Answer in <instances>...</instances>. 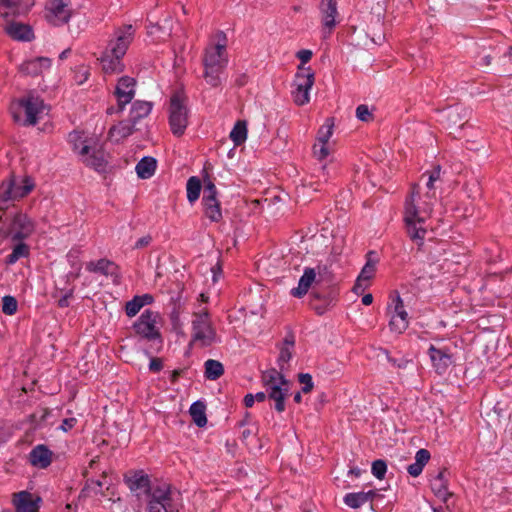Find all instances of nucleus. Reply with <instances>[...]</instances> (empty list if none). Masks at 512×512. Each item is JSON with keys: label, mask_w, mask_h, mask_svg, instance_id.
Listing matches in <instances>:
<instances>
[{"label": "nucleus", "mask_w": 512, "mask_h": 512, "mask_svg": "<svg viewBox=\"0 0 512 512\" xmlns=\"http://www.w3.org/2000/svg\"><path fill=\"white\" fill-rule=\"evenodd\" d=\"M334 123L331 118L326 119L324 125H322L318 131V143L327 144L333 134Z\"/></svg>", "instance_id": "nucleus-39"}, {"label": "nucleus", "mask_w": 512, "mask_h": 512, "mask_svg": "<svg viewBox=\"0 0 512 512\" xmlns=\"http://www.w3.org/2000/svg\"><path fill=\"white\" fill-rule=\"evenodd\" d=\"M87 269L91 272H99L104 275L116 274L118 267L107 259H100L97 262H89Z\"/></svg>", "instance_id": "nucleus-32"}, {"label": "nucleus", "mask_w": 512, "mask_h": 512, "mask_svg": "<svg viewBox=\"0 0 512 512\" xmlns=\"http://www.w3.org/2000/svg\"><path fill=\"white\" fill-rule=\"evenodd\" d=\"M294 337L292 335L285 337L283 347L280 349L278 357L279 370L285 372L289 368V361L293 355Z\"/></svg>", "instance_id": "nucleus-28"}, {"label": "nucleus", "mask_w": 512, "mask_h": 512, "mask_svg": "<svg viewBox=\"0 0 512 512\" xmlns=\"http://www.w3.org/2000/svg\"><path fill=\"white\" fill-rule=\"evenodd\" d=\"M192 340L199 343L202 347L210 346L216 341V331L212 327L207 310L194 313Z\"/></svg>", "instance_id": "nucleus-8"}, {"label": "nucleus", "mask_w": 512, "mask_h": 512, "mask_svg": "<svg viewBox=\"0 0 512 512\" xmlns=\"http://www.w3.org/2000/svg\"><path fill=\"white\" fill-rule=\"evenodd\" d=\"M205 377L209 380H217L224 374V366L220 361L209 359L204 364Z\"/></svg>", "instance_id": "nucleus-34"}, {"label": "nucleus", "mask_w": 512, "mask_h": 512, "mask_svg": "<svg viewBox=\"0 0 512 512\" xmlns=\"http://www.w3.org/2000/svg\"><path fill=\"white\" fill-rule=\"evenodd\" d=\"M315 75L310 67L298 66V72L295 76L296 90L293 92L294 102L298 106H303L310 101L309 91L314 85Z\"/></svg>", "instance_id": "nucleus-9"}, {"label": "nucleus", "mask_w": 512, "mask_h": 512, "mask_svg": "<svg viewBox=\"0 0 512 512\" xmlns=\"http://www.w3.org/2000/svg\"><path fill=\"white\" fill-rule=\"evenodd\" d=\"M143 306L144 302H142V298H140L139 296H135L132 300L126 303L125 311L127 316H135Z\"/></svg>", "instance_id": "nucleus-42"}, {"label": "nucleus", "mask_w": 512, "mask_h": 512, "mask_svg": "<svg viewBox=\"0 0 512 512\" xmlns=\"http://www.w3.org/2000/svg\"><path fill=\"white\" fill-rule=\"evenodd\" d=\"M21 106L24 109L26 119L25 125H35L45 108L43 100L38 97L30 96L21 100Z\"/></svg>", "instance_id": "nucleus-17"}, {"label": "nucleus", "mask_w": 512, "mask_h": 512, "mask_svg": "<svg viewBox=\"0 0 512 512\" xmlns=\"http://www.w3.org/2000/svg\"><path fill=\"white\" fill-rule=\"evenodd\" d=\"M235 82L236 85L238 86H244L247 83V76L245 74H242L236 79Z\"/></svg>", "instance_id": "nucleus-62"}, {"label": "nucleus", "mask_w": 512, "mask_h": 512, "mask_svg": "<svg viewBox=\"0 0 512 512\" xmlns=\"http://www.w3.org/2000/svg\"><path fill=\"white\" fill-rule=\"evenodd\" d=\"M255 397L253 394H247L245 397H244V404L246 407H252V405L254 404L255 402Z\"/></svg>", "instance_id": "nucleus-59"}, {"label": "nucleus", "mask_w": 512, "mask_h": 512, "mask_svg": "<svg viewBox=\"0 0 512 512\" xmlns=\"http://www.w3.org/2000/svg\"><path fill=\"white\" fill-rule=\"evenodd\" d=\"M18 302L15 297L6 295L2 298V312L6 315H14L17 312Z\"/></svg>", "instance_id": "nucleus-40"}, {"label": "nucleus", "mask_w": 512, "mask_h": 512, "mask_svg": "<svg viewBox=\"0 0 512 512\" xmlns=\"http://www.w3.org/2000/svg\"><path fill=\"white\" fill-rule=\"evenodd\" d=\"M435 198V192L421 194L419 185L414 184L411 195L405 202L404 221L406 232L419 248L423 245L427 233L423 223L431 215Z\"/></svg>", "instance_id": "nucleus-1"}, {"label": "nucleus", "mask_w": 512, "mask_h": 512, "mask_svg": "<svg viewBox=\"0 0 512 512\" xmlns=\"http://www.w3.org/2000/svg\"><path fill=\"white\" fill-rule=\"evenodd\" d=\"M356 116L359 120L364 122H368L373 118L368 106L363 104L356 108Z\"/></svg>", "instance_id": "nucleus-47"}, {"label": "nucleus", "mask_w": 512, "mask_h": 512, "mask_svg": "<svg viewBox=\"0 0 512 512\" xmlns=\"http://www.w3.org/2000/svg\"><path fill=\"white\" fill-rule=\"evenodd\" d=\"M70 297V294H66L62 298L59 299L58 305L60 307H67L69 305L68 298Z\"/></svg>", "instance_id": "nucleus-61"}, {"label": "nucleus", "mask_w": 512, "mask_h": 512, "mask_svg": "<svg viewBox=\"0 0 512 512\" xmlns=\"http://www.w3.org/2000/svg\"><path fill=\"white\" fill-rule=\"evenodd\" d=\"M1 11H3L2 13H0V16L6 21V22H9L10 21V17H15L18 15L17 11H15V8L14 7H2L1 8Z\"/></svg>", "instance_id": "nucleus-52"}, {"label": "nucleus", "mask_w": 512, "mask_h": 512, "mask_svg": "<svg viewBox=\"0 0 512 512\" xmlns=\"http://www.w3.org/2000/svg\"><path fill=\"white\" fill-rule=\"evenodd\" d=\"M205 216L212 222L222 220L221 205L217 199V189L210 179H204V193L202 198Z\"/></svg>", "instance_id": "nucleus-10"}, {"label": "nucleus", "mask_w": 512, "mask_h": 512, "mask_svg": "<svg viewBox=\"0 0 512 512\" xmlns=\"http://www.w3.org/2000/svg\"><path fill=\"white\" fill-rule=\"evenodd\" d=\"M135 123L128 121H120L118 124L112 126L109 130V139L118 143L134 132Z\"/></svg>", "instance_id": "nucleus-26"}, {"label": "nucleus", "mask_w": 512, "mask_h": 512, "mask_svg": "<svg viewBox=\"0 0 512 512\" xmlns=\"http://www.w3.org/2000/svg\"><path fill=\"white\" fill-rule=\"evenodd\" d=\"M149 496L147 512H177L178 507L173 504L171 486L161 483L151 487L146 493Z\"/></svg>", "instance_id": "nucleus-7"}, {"label": "nucleus", "mask_w": 512, "mask_h": 512, "mask_svg": "<svg viewBox=\"0 0 512 512\" xmlns=\"http://www.w3.org/2000/svg\"><path fill=\"white\" fill-rule=\"evenodd\" d=\"M134 33L135 30L132 25H123L115 30L114 37L109 41L100 58L102 68L106 73L121 72L123 70L121 59L132 43Z\"/></svg>", "instance_id": "nucleus-2"}, {"label": "nucleus", "mask_w": 512, "mask_h": 512, "mask_svg": "<svg viewBox=\"0 0 512 512\" xmlns=\"http://www.w3.org/2000/svg\"><path fill=\"white\" fill-rule=\"evenodd\" d=\"M29 255V247L27 244L19 241V243L13 248L11 254L6 258V263L14 264L20 258L27 257Z\"/></svg>", "instance_id": "nucleus-38"}, {"label": "nucleus", "mask_w": 512, "mask_h": 512, "mask_svg": "<svg viewBox=\"0 0 512 512\" xmlns=\"http://www.w3.org/2000/svg\"><path fill=\"white\" fill-rule=\"evenodd\" d=\"M77 423V419L76 418H66L62 421V424L60 426V428L64 431V432H67L69 430H71Z\"/></svg>", "instance_id": "nucleus-54"}, {"label": "nucleus", "mask_w": 512, "mask_h": 512, "mask_svg": "<svg viewBox=\"0 0 512 512\" xmlns=\"http://www.w3.org/2000/svg\"><path fill=\"white\" fill-rule=\"evenodd\" d=\"M163 368V363L160 358H152L149 364V369L152 372H159Z\"/></svg>", "instance_id": "nucleus-55"}, {"label": "nucleus", "mask_w": 512, "mask_h": 512, "mask_svg": "<svg viewBox=\"0 0 512 512\" xmlns=\"http://www.w3.org/2000/svg\"><path fill=\"white\" fill-rule=\"evenodd\" d=\"M79 155L86 166L91 167L98 172L105 170L107 165L106 155L100 146L83 144L79 151Z\"/></svg>", "instance_id": "nucleus-14"}, {"label": "nucleus", "mask_w": 512, "mask_h": 512, "mask_svg": "<svg viewBox=\"0 0 512 512\" xmlns=\"http://www.w3.org/2000/svg\"><path fill=\"white\" fill-rule=\"evenodd\" d=\"M189 110L187 99L182 92H175L170 98L169 125L172 133L180 137L188 125Z\"/></svg>", "instance_id": "nucleus-6"}, {"label": "nucleus", "mask_w": 512, "mask_h": 512, "mask_svg": "<svg viewBox=\"0 0 512 512\" xmlns=\"http://www.w3.org/2000/svg\"><path fill=\"white\" fill-rule=\"evenodd\" d=\"M159 317L158 312L145 310L133 325L135 332L148 340L160 338V332L156 326Z\"/></svg>", "instance_id": "nucleus-11"}, {"label": "nucleus", "mask_w": 512, "mask_h": 512, "mask_svg": "<svg viewBox=\"0 0 512 512\" xmlns=\"http://www.w3.org/2000/svg\"><path fill=\"white\" fill-rule=\"evenodd\" d=\"M375 490L368 492L348 493L344 496V503L350 508L357 509L373 500L376 496Z\"/></svg>", "instance_id": "nucleus-27"}, {"label": "nucleus", "mask_w": 512, "mask_h": 512, "mask_svg": "<svg viewBox=\"0 0 512 512\" xmlns=\"http://www.w3.org/2000/svg\"><path fill=\"white\" fill-rule=\"evenodd\" d=\"M34 188V182L31 178L25 177L21 184L11 180L7 184L3 183L0 187V202L9 200H19L27 196Z\"/></svg>", "instance_id": "nucleus-12"}, {"label": "nucleus", "mask_w": 512, "mask_h": 512, "mask_svg": "<svg viewBox=\"0 0 512 512\" xmlns=\"http://www.w3.org/2000/svg\"><path fill=\"white\" fill-rule=\"evenodd\" d=\"M254 397L257 402H264L266 400V398L268 397V393H267V391L266 392H258L254 395Z\"/></svg>", "instance_id": "nucleus-60"}, {"label": "nucleus", "mask_w": 512, "mask_h": 512, "mask_svg": "<svg viewBox=\"0 0 512 512\" xmlns=\"http://www.w3.org/2000/svg\"><path fill=\"white\" fill-rule=\"evenodd\" d=\"M296 56L301 61L300 65L305 67L304 64L309 62L311 60V58H312V51L308 50V49H302V50L297 52Z\"/></svg>", "instance_id": "nucleus-51"}, {"label": "nucleus", "mask_w": 512, "mask_h": 512, "mask_svg": "<svg viewBox=\"0 0 512 512\" xmlns=\"http://www.w3.org/2000/svg\"><path fill=\"white\" fill-rule=\"evenodd\" d=\"M136 80L129 76H123L118 80L115 88L117 98L118 112H122L125 106L132 101L135 96Z\"/></svg>", "instance_id": "nucleus-15"}, {"label": "nucleus", "mask_w": 512, "mask_h": 512, "mask_svg": "<svg viewBox=\"0 0 512 512\" xmlns=\"http://www.w3.org/2000/svg\"><path fill=\"white\" fill-rule=\"evenodd\" d=\"M373 252L368 253L367 262L362 268L354 286L353 291L356 294H361L367 289L369 286V281L374 277L375 271H376V261H373L371 259V255H373Z\"/></svg>", "instance_id": "nucleus-18"}, {"label": "nucleus", "mask_w": 512, "mask_h": 512, "mask_svg": "<svg viewBox=\"0 0 512 512\" xmlns=\"http://www.w3.org/2000/svg\"><path fill=\"white\" fill-rule=\"evenodd\" d=\"M206 406L201 401H196L190 406V415L192 417L193 422L198 427H204L207 424V417H206Z\"/></svg>", "instance_id": "nucleus-33"}, {"label": "nucleus", "mask_w": 512, "mask_h": 512, "mask_svg": "<svg viewBox=\"0 0 512 512\" xmlns=\"http://www.w3.org/2000/svg\"><path fill=\"white\" fill-rule=\"evenodd\" d=\"M469 110L468 109H452V110H449L448 113H447V121L449 122L450 125H458L460 123V121L462 120L463 117H467L468 114H469Z\"/></svg>", "instance_id": "nucleus-41"}, {"label": "nucleus", "mask_w": 512, "mask_h": 512, "mask_svg": "<svg viewBox=\"0 0 512 512\" xmlns=\"http://www.w3.org/2000/svg\"><path fill=\"white\" fill-rule=\"evenodd\" d=\"M151 241H152V237L150 235L143 236L137 240L134 248L140 249V248L146 247L151 243Z\"/></svg>", "instance_id": "nucleus-56"}, {"label": "nucleus", "mask_w": 512, "mask_h": 512, "mask_svg": "<svg viewBox=\"0 0 512 512\" xmlns=\"http://www.w3.org/2000/svg\"><path fill=\"white\" fill-rule=\"evenodd\" d=\"M423 468H424V467H422L420 464H418V463L415 461L413 464H411V465H409V466L407 467V471H408V473H409L411 476H413V477H417V476H419V475L422 473Z\"/></svg>", "instance_id": "nucleus-53"}, {"label": "nucleus", "mask_w": 512, "mask_h": 512, "mask_svg": "<svg viewBox=\"0 0 512 512\" xmlns=\"http://www.w3.org/2000/svg\"><path fill=\"white\" fill-rule=\"evenodd\" d=\"M39 501L40 498H37L35 500L32 494L27 491H21L19 493L14 494L13 499V503L15 505L17 512H38Z\"/></svg>", "instance_id": "nucleus-21"}, {"label": "nucleus", "mask_w": 512, "mask_h": 512, "mask_svg": "<svg viewBox=\"0 0 512 512\" xmlns=\"http://www.w3.org/2000/svg\"><path fill=\"white\" fill-rule=\"evenodd\" d=\"M317 272L315 268L306 267L303 275L300 277L298 286L291 290L294 297L301 298L307 294L310 287L316 282Z\"/></svg>", "instance_id": "nucleus-24"}, {"label": "nucleus", "mask_w": 512, "mask_h": 512, "mask_svg": "<svg viewBox=\"0 0 512 512\" xmlns=\"http://www.w3.org/2000/svg\"><path fill=\"white\" fill-rule=\"evenodd\" d=\"M157 161L153 157H143L136 165L137 176L141 179L151 178L156 170Z\"/></svg>", "instance_id": "nucleus-30"}, {"label": "nucleus", "mask_w": 512, "mask_h": 512, "mask_svg": "<svg viewBox=\"0 0 512 512\" xmlns=\"http://www.w3.org/2000/svg\"><path fill=\"white\" fill-rule=\"evenodd\" d=\"M230 138L236 146L241 145L247 138V127L244 121H237L232 131Z\"/></svg>", "instance_id": "nucleus-36"}, {"label": "nucleus", "mask_w": 512, "mask_h": 512, "mask_svg": "<svg viewBox=\"0 0 512 512\" xmlns=\"http://www.w3.org/2000/svg\"><path fill=\"white\" fill-rule=\"evenodd\" d=\"M125 482L131 491L144 489L145 493L150 491V479L147 474L142 471H136L131 476L125 477Z\"/></svg>", "instance_id": "nucleus-29"}, {"label": "nucleus", "mask_w": 512, "mask_h": 512, "mask_svg": "<svg viewBox=\"0 0 512 512\" xmlns=\"http://www.w3.org/2000/svg\"><path fill=\"white\" fill-rule=\"evenodd\" d=\"M387 464L384 460L378 459L372 463V474L379 480L385 477Z\"/></svg>", "instance_id": "nucleus-44"}, {"label": "nucleus", "mask_w": 512, "mask_h": 512, "mask_svg": "<svg viewBox=\"0 0 512 512\" xmlns=\"http://www.w3.org/2000/svg\"><path fill=\"white\" fill-rule=\"evenodd\" d=\"M202 64L206 83L213 88L219 87L222 84V74L228 64L226 45L218 43L207 47Z\"/></svg>", "instance_id": "nucleus-3"}, {"label": "nucleus", "mask_w": 512, "mask_h": 512, "mask_svg": "<svg viewBox=\"0 0 512 512\" xmlns=\"http://www.w3.org/2000/svg\"><path fill=\"white\" fill-rule=\"evenodd\" d=\"M4 215H0V222L3 225L0 228V236L10 238L13 241H23L28 238L35 229L34 222L24 213L17 212L9 220L8 223L3 221Z\"/></svg>", "instance_id": "nucleus-5"}, {"label": "nucleus", "mask_w": 512, "mask_h": 512, "mask_svg": "<svg viewBox=\"0 0 512 512\" xmlns=\"http://www.w3.org/2000/svg\"><path fill=\"white\" fill-rule=\"evenodd\" d=\"M69 4L70 0H50L46 7V20L54 26L66 24L71 17Z\"/></svg>", "instance_id": "nucleus-13"}, {"label": "nucleus", "mask_w": 512, "mask_h": 512, "mask_svg": "<svg viewBox=\"0 0 512 512\" xmlns=\"http://www.w3.org/2000/svg\"><path fill=\"white\" fill-rule=\"evenodd\" d=\"M441 167L437 165L434 169L429 173V177L431 181H437L440 179Z\"/></svg>", "instance_id": "nucleus-58"}, {"label": "nucleus", "mask_w": 512, "mask_h": 512, "mask_svg": "<svg viewBox=\"0 0 512 512\" xmlns=\"http://www.w3.org/2000/svg\"><path fill=\"white\" fill-rule=\"evenodd\" d=\"M430 457V452L427 449H420L416 452L415 461L422 467H425V465L430 460Z\"/></svg>", "instance_id": "nucleus-49"}, {"label": "nucleus", "mask_w": 512, "mask_h": 512, "mask_svg": "<svg viewBox=\"0 0 512 512\" xmlns=\"http://www.w3.org/2000/svg\"><path fill=\"white\" fill-rule=\"evenodd\" d=\"M320 11L324 29H327L329 35L336 26V16L338 15L337 3L335 0H321Z\"/></svg>", "instance_id": "nucleus-19"}, {"label": "nucleus", "mask_w": 512, "mask_h": 512, "mask_svg": "<svg viewBox=\"0 0 512 512\" xmlns=\"http://www.w3.org/2000/svg\"><path fill=\"white\" fill-rule=\"evenodd\" d=\"M69 142L72 144L73 150L78 154L82 145L88 144L87 141L83 139V134L77 131L69 134Z\"/></svg>", "instance_id": "nucleus-45"}, {"label": "nucleus", "mask_w": 512, "mask_h": 512, "mask_svg": "<svg viewBox=\"0 0 512 512\" xmlns=\"http://www.w3.org/2000/svg\"><path fill=\"white\" fill-rule=\"evenodd\" d=\"M34 5V0H0V7H14L18 15L26 13Z\"/></svg>", "instance_id": "nucleus-37"}, {"label": "nucleus", "mask_w": 512, "mask_h": 512, "mask_svg": "<svg viewBox=\"0 0 512 512\" xmlns=\"http://www.w3.org/2000/svg\"><path fill=\"white\" fill-rule=\"evenodd\" d=\"M298 380L301 384H303L302 392L309 393L313 389V380L312 376L309 373H300L298 375Z\"/></svg>", "instance_id": "nucleus-46"}, {"label": "nucleus", "mask_w": 512, "mask_h": 512, "mask_svg": "<svg viewBox=\"0 0 512 512\" xmlns=\"http://www.w3.org/2000/svg\"><path fill=\"white\" fill-rule=\"evenodd\" d=\"M5 32L12 39L17 41H31L34 38L32 28L29 25L20 22H7Z\"/></svg>", "instance_id": "nucleus-20"}, {"label": "nucleus", "mask_w": 512, "mask_h": 512, "mask_svg": "<svg viewBox=\"0 0 512 512\" xmlns=\"http://www.w3.org/2000/svg\"><path fill=\"white\" fill-rule=\"evenodd\" d=\"M139 297L142 298V302H144V305L150 304L153 301V297L149 294H144Z\"/></svg>", "instance_id": "nucleus-64"}, {"label": "nucleus", "mask_w": 512, "mask_h": 512, "mask_svg": "<svg viewBox=\"0 0 512 512\" xmlns=\"http://www.w3.org/2000/svg\"><path fill=\"white\" fill-rule=\"evenodd\" d=\"M201 181L198 177L192 176L188 179L186 184L187 199L190 203H194L198 200L201 192Z\"/></svg>", "instance_id": "nucleus-35"}, {"label": "nucleus", "mask_w": 512, "mask_h": 512, "mask_svg": "<svg viewBox=\"0 0 512 512\" xmlns=\"http://www.w3.org/2000/svg\"><path fill=\"white\" fill-rule=\"evenodd\" d=\"M153 104L148 101H135L130 109L129 119L130 122L137 123L140 119L147 117Z\"/></svg>", "instance_id": "nucleus-31"}, {"label": "nucleus", "mask_w": 512, "mask_h": 512, "mask_svg": "<svg viewBox=\"0 0 512 512\" xmlns=\"http://www.w3.org/2000/svg\"><path fill=\"white\" fill-rule=\"evenodd\" d=\"M313 153L318 160H324L329 155L327 144H315L313 147Z\"/></svg>", "instance_id": "nucleus-48"}, {"label": "nucleus", "mask_w": 512, "mask_h": 512, "mask_svg": "<svg viewBox=\"0 0 512 512\" xmlns=\"http://www.w3.org/2000/svg\"><path fill=\"white\" fill-rule=\"evenodd\" d=\"M389 327L392 331L401 334L408 327V319H404V318L400 319V318L396 317L395 315H393L389 322Z\"/></svg>", "instance_id": "nucleus-43"}, {"label": "nucleus", "mask_w": 512, "mask_h": 512, "mask_svg": "<svg viewBox=\"0 0 512 512\" xmlns=\"http://www.w3.org/2000/svg\"><path fill=\"white\" fill-rule=\"evenodd\" d=\"M428 354L433 368L440 375L446 373L453 363L452 354L446 348H437L434 345H430Z\"/></svg>", "instance_id": "nucleus-16"}, {"label": "nucleus", "mask_w": 512, "mask_h": 512, "mask_svg": "<svg viewBox=\"0 0 512 512\" xmlns=\"http://www.w3.org/2000/svg\"><path fill=\"white\" fill-rule=\"evenodd\" d=\"M51 65V61L45 57H38L22 63L19 71L25 75L37 76L44 70H47Z\"/></svg>", "instance_id": "nucleus-25"}, {"label": "nucleus", "mask_w": 512, "mask_h": 512, "mask_svg": "<svg viewBox=\"0 0 512 512\" xmlns=\"http://www.w3.org/2000/svg\"><path fill=\"white\" fill-rule=\"evenodd\" d=\"M29 461L33 466L45 469L52 462V452L45 445H37L29 454Z\"/></svg>", "instance_id": "nucleus-23"}, {"label": "nucleus", "mask_w": 512, "mask_h": 512, "mask_svg": "<svg viewBox=\"0 0 512 512\" xmlns=\"http://www.w3.org/2000/svg\"><path fill=\"white\" fill-rule=\"evenodd\" d=\"M261 381L266 388L268 398L274 401V408L278 413L285 411V400L289 396L290 382L283 372L275 368L264 371Z\"/></svg>", "instance_id": "nucleus-4"}, {"label": "nucleus", "mask_w": 512, "mask_h": 512, "mask_svg": "<svg viewBox=\"0 0 512 512\" xmlns=\"http://www.w3.org/2000/svg\"><path fill=\"white\" fill-rule=\"evenodd\" d=\"M179 316H180L179 310L176 307H174L173 311L170 314V319H171V322H172L174 328H177L180 325Z\"/></svg>", "instance_id": "nucleus-57"}, {"label": "nucleus", "mask_w": 512, "mask_h": 512, "mask_svg": "<svg viewBox=\"0 0 512 512\" xmlns=\"http://www.w3.org/2000/svg\"><path fill=\"white\" fill-rule=\"evenodd\" d=\"M446 469H442L431 480V490L433 494L442 502L447 503L452 493L448 491V479L445 477Z\"/></svg>", "instance_id": "nucleus-22"}, {"label": "nucleus", "mask_w": 512, "mask_h": 512, "mask_svg": "<svg viewBox=\"0 0 512 512\" xmlns=\"http://www.w3.org/2000/svg\"><path fill=\"white\" fill-rule=\"evenodd\" d=\"M396 317L402 319H408V314L404 309L403 301L399 296L396 298V304H395V314Z\"/></svg>", "instance_id": "nucleus-50"}, {"label": "nucleus", "mask_w": 512, "mask_h": 512, "mask_svg": "<svg viewBox=\"0 0 512 512\" xmlns=\"http://www.w3.org/2000/svg\"><path fill=\"white\" fill-rule=\"evenodd\" d=\"M372 302H373V296H372V294H365V295L362 297V303H363L364 305H370Z\"/></svg>", "instance_id": "nucleus-63"}]
</instances>
